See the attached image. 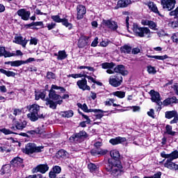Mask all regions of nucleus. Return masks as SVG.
Segmentation results:
<instances>
[{
	"mask_svg": "<svg viewBox=\"0 0 178 178\" xmlns=\"http://www.w3.org/2000/svg\"><path fill=\"white\" fill-rule=\"evenodd\" d=\"M110 155L112 159H109L106 165V170L110 172L113 176H119L123 172V165L120 161V154L118 150H111Z\"/></svg>",
	"mask_w": 178,
	"mask_h": 178,
	"instance_id": "nucleus-1",
	"label": "nucleus"
},
{
	"mask_svg": "<svg viewBox=\"0 0 178 178\" xmlns=\"http://www.w3.org/2000/svg\"><path fill=\"white\" fill-rule=\"evenodd\" d=\"M54 90H60V92H66V89L61 86L56 85H52L51 89L49 90V98L45 99V105L49 106L50 109H56L58 105H62L63 100H62V96L56 94V91Z\"/></svg>",
	"mask_w": 178,
	"mask_h": 178,
	"instance_id": "nucleus-2",
	"label": "nucleus"
},
{
	"mask_svg": "<svg viewBox=\"0 0 178 178\" xmlns=\"http://www.w3.org/2000/svg\"><path fill=\"white\" fill-rule=\"evenodd\" d=\"M41 107L38 106V104H32L31 106L28 107L30 113L27 115L29 119L31 120V122H37L39 119H44L45 116H44V114H38L40 113V109Z\"/></svg>",
	"mask_w": 178,
	"mask_h": 178,
	"instance_id": "nucleus-3",
	"label": "nucleus"
},
{
	"mask_svg": "<svg viewBox=\"0 0 178 178\" xmlns=\"http://www.w3.org/2000/svg\"><path fill=\"white\" fill-rule=\"evenodd\" d=\"M135 35L143 38L145 34H151V30L148 27H140L136 23H134L131 28Z\"/></svg>",
	"mask_w": 178,
	"mask_h": 178,
	"instance_id": "nucleus-4",
	"label": "nucleus"
},
{
	"mask_svg": "<svg viewBox=\"0 0 178 178\" xmlns=\"http://www.w3.org/2000/svg\"><path fill=\"white\" fill-rule=\"evenodd\" d=\"M101 24L104 27H106V29H108V30H111V31H118V29H119V25H118V22L113 20L112 19H104Z\"/></svg>",
	"mask_w": 178,
	"mask_h": 178,
	"instance_id": "nucleus-5",
	"label": "nucleus"
},
{
	"mask_svg": "<svg viewBox=\"0 0 178 178\" xmlns=\"http://www.w3.org/2000/svg\"><path fill=\"white\" fill-rule=\"evenodd\" d=\"M51 19L55 23H62V25L67 27L68 30H72V29H73V24L70 23L69 19L67 18H60V16L59 15H51Z\"/></svg>",
	"mask_w": 178,
	"mask_h": 178,
	"instance_id": "nucleus-6",
	"label": "nucleus"
},
{
	"mask_svg": "<svg viewBox=\"0 0 178 178\" xmlns=\"http://www.w3.org/2000/svg\"><path fill=\"white\" fill-rule=\"evenodd\" d=\"M122 83H123V77H122L120 74H117L109 79V84L113 87H119L122 85Z\"/></svg>",
	"mask_w": 178,
	"mask_h": 178,
	"instance_id": "nucleus-7",
	"label": "nucleus"
},
{
	"mask_svg": "<svg viewBox=\"0 0 178 178\" xmlns=\"http://www.w3.org/2000/svg\"><path fill=\"white\" fill-rule=\"evenodd\" d=\"M161 5L163 9H167V10H173L175 6H176V0H161Z\"/></svg>",
	"mask_w": 178,
	"mask_h": 178,
	"instance_id": "nucleus-8",
	"label": "nucleus"
},
{
	"mask_svg": "<svg viewBox=\"0 0 178 178\" xmlns=\"http://www.w3.org/2000/svg\"><path fill=\"white\" fill-rule=\"evenodd\" d=\"M76 19L77 20H81V19L84 18V15L87 13V9L86 8V6L81 4H79L76 6Z\"/></svg>",
	"mask_w": 178,
	"mask_h": 178,
	"instance_id": "nucleus-9",
	"label": "nucleus"
},
{
	"mask_svg": "<svg viewBox=\"0 0 178 178\" xmlns=\"http://www.w3.org/2000/svg\"><path fill=\"white\" fill-rule=\"evenodd\" d=\"M17 15H18L22 20L27 22V20L30 19V15H31V13L30 12V10H26V8H21L17 10Z\"/></svg>",
	"mask_w": 178,
	"mask_h": 178,
	"instance_id": "nucleus-10",
	"label": "nucleus"
},
{
	"mask_svg": "<svg viewBox=\"0 0 178 178\" xmlns=\"http://www.w3.org/2000/svg\"><path fill=\"white\" fill-rule=\"evenodd\" d=\"M149 94L151 95V99L152 102H156L159 106H161L162 105V102H161V95H159V92H155V90H152L149 92Z\"/></svg>",
	"mask_w": 178,
	"mask_h": 178,
	"instance_id": "nucleus-11",
	"label": "nucleus"
},
{
	"mask_svg": "<svg viewBox=\"0 0 178 178\" xmlns=\"http://www.w3.org/2000/svg\"><path fill=\"white\" fill-rule=\"evenodd\" d=\"M88 134L85 131H81L80 132L75 134L72 137L70 138V140H74V141H80L81 138H87Z\"/></svg>",
	"mask_w": 178,
	"mask_h": 178,
	"instance_id": "nucleus-12",
	"label": "nucleus"
},
{
	"mask_svg": "<svg viewBox=\"0 0 178 178\" xmlns=\"http://www.w3.org/2000/svg\"><path fill=\"white\" fill-rule=\"evenodd\" d=\"M172 159H167L164 163V168L170 169V170H175L178 172V165L176 163L172 162Z\"/></svg>",
	"mask_w": 178,
	"mask_h": 178,
	"instance_id": "nucleus-13",
	"label": "nucleus"
},
{
	"mask_svg": "<svg viewBox=\"0 0 178 178\" xmlns=\"http://www.w3.org/2000/svg\"><path fill=\"white\" fill-rule=\"evenodd\" d=\"M76 85L78 86L79 88H80V90H83V91H86V90L90 91L91 90V88L87 85V79H86V78L78 81L76 82Z\"/></svg>",
	"mask_w": 178,
	"mask_h": 178,
	"instance_id": "nucleus-14",
	"label": "nucleus"
},
{
	"mask_svg": "<svg viewBox=\"0 0 178 178\" xmlns=\"http://www.w3.org/2000/svg\"><path fill=\"white\" fill-rule=\"evenodd\" d=\"M114 72L115 73H118L120 76H127L129 74V72L126 70L124 65H119L114 68Z\"/></svg>",
	"mask_w": 178,
	"mask_h": 178,
	"instance_id": "nucleus-15",
	"label": "nucleus"
},
{
	"mask_svg": "<svg viewBox=\"0 0 178 178\" xmlns=\"http://www.w3.org/2000/svg\"><path fill=\"white\" fill-rule=\"evenodd\" d=\"M14 40L13 42L18 44V45H27V42H29V40L24 38L22 35H15Z\"/></svg>",
	"mask_w": 178,
	"mask_h": 178,
	"instance_id": "nucleus-16",
	"label": "nucleus"
},
{
	"mask_svg": "<svg viewBox=\"0 0 178 178\" xmlns=\"http://www.w3.org/2000/svg\"><path fill=\"white\" fill-rule=\"evenodd\" d=\"M48 169H49V167H48V165L47 164H40L38 165L35 168H33V173H35L37 172H40V173H45L46 172H48Z\"/></svg>",
	"mask_w": 178,
	"mask_h": 178,
	"instance_id": "nucleus-17",
	"label": "nucleus"
},
{
	"mask_svg": "<svg viewBox=\"0 0 178 178\" xmlns=\"http://www.w3.org/2000/svg\"><path fill=\"white\" fill-rule=\"evenodd\" d=\"M147 6L149 9L152 10V12H153L154 13H156V15H158L161 17H163V15L161 14V13H159L158 7H156V4H155L154 1H149V3H147Z\"/></svg>",
	"mask_w": 178,
	"mask_h": 178,
	"instance_id": "nucleus-18",
	"label": "nucleus"
},
{
	"mask_svg": "<svg viewBox=\"0 0 178 178\" xmlns=\"http://www.w3.org/2000/svg\"><path fill=\"white\" fill-rule=\"evenodd\" d=\"M24 154L30 155V154H34V143H28L25 148L22 149Z\"/></svg>",
	"mask_w": 178,
	"mask_h": 178,
	"instance_id": "nucleus-19",
	"label": "nucleus"
},
{
	"mask_svg": "<svg viewBox=\"0 0 178 178\" xmlns=\"http://www.w3.org/2000/svg\"><path fill=\"white\" fill-rule=\"evenodd\" d=\"M78 42L81 44V45H90V36H86L84 34L81 33Z\"/></svg>",
	"mask_w": 178,
	"mask_h": 178,
	"instance_id": "nucleus-20",
	"label": "nucleus"
},
{
	"mask_svg": "<svg viewBox=\"0 0 178 178\" xmlns=\"http://www.w3.org/2000/svg\"><path fill=\"white\" fill-rule=\"evenodd\" d=\"M22 163L23 159L20 157H15L10 161V164L15 167L21 166L22 168H24V165H23Z\"/></svg>",
	"mask_w": 178,
	"mask_h": 178,
	"instance_id": "nucleus-21",
	"label": "nucleus"
},
{
	"mask_svg": "<svg viewBox=\"0 0 178 178\" xmlns=\"http://www.w3.org/2000/svg\"><path fill=\"white\" fill-rule=\"evenodd\" d=\"M109 143L112 144V145H118V144L126 143V138L117 137L115 138H112L109 140Z\"/></svg>",
	"mask_w": 178,
	"mask_h": 178,
	"instance_id": "nucleus-22",
	"label": "nucleus"
},
{
	"mask_svg": "<svg viewBox=\"0 0 178 178\" xmlns=\"http://www.w3.org/2000/svg\"><path fill=\"white\" fill-rule=\"evenodd\" d=\"M131 5V0H119L117 3L118 8H127Z\"/></svg>",
	"mask_w": 178,
	"mask_h": 178,
	"instance_id": "nucleus-23",
	"label": "nucleus"
},
{
	"mask_svg": "<svg viewBox=\"0 0 178 178\" xmlns=\"http://www.w3.org/2000/svg\"><path fill=\"white\" fill-rule=\"evenodd\" d=\"M17 130H23V129H26V126H27V122L24 120L23 122H16L15 124Z\"/></svg>",
	"mask_w": 178,
	"mask_h": 178,
	"instance_id": "nucleus-24",
	"label": "nucleus"
},
{
	"mask_svg": "<svg viewBox=\"0 0 178 178\" xmlns=\"http://www.w3.org/2000/svg\"><path fill=\"white\" fill-rule=\"evenodd\" d=\"M107 152H108V150H105L102 149H101L100 150L92 149L90 151V154L93 156H95L96 155H105V154H107Z\"/></svg>",
	"mask_w": 178,
	"mask_h": 178,
	"instance_id": "nucleus-25",
	"label": "nucleus"
},
{
	"mask_svg": "<svg viewBox=\"0 0 178 178\" xmlns=\"http://www.w3.org/2000/svg\"><path fill=\"white\" fill-rule=\"evenodd\" d=\"M121 54H131V47L129 45H124L120 47Z\"/></svg>",
	"mask_w": 178,
	"mask_h": 178,
	"instance_id": "nucleus-26",
	"label": "nucleus"
},
{
	"mask_svg": "<svg viewBox=\"0 0 178 178\" xmlns=\"http://www.w3.org/2000/svg\"><path fill=\"white\" fill-rule=\"evenodd\" d=\"M0 72L3 74H6L7 77H15V76H16V73H15L14 72L7 71L4 69H0Z\"/></svg>",
	"mask_w": 178,
	"mask_h": 178,
	"instance_id": "nucleus-27",
	"label": "nucleus"
},
{
	"mask_svg": "<svg viewBox=\"0 0 178 178\" xmlns=\"http://www.w3.org/2000/svg\"><path fill=\"white\" fill-rule=\"evenodd\" d=\"M177 115V111H171L165 112V118L166 119H172V118H175Z\"/></svg>",
	"mask_w": 178,
	"mask_h": 178,
	"instance_id": "nucleus-28",
	"label": "nucleus"
},
{
	"mask_svg": "<svg viewBox=\"0 0 178 178\" xmlns=\"http://www.w3.org/2000/svg\"><path fill=\"white\" fill-rule=\"evenodd\" d=\"M73 115H74V113H73V111L72 110L61 112V115L63 118H72Z\"/></svg>",
	"mask_w": 178,
	"mask_h": 178,
	"instance_id": "nucleus-29",
	"label": "nucleus"
},
{
	"mask_svg": "<svg viewBox=\"0 0 178 178\" xmlns=\"http://www.w3.org/2000/svg\"><path fill=\"white\" fill-rule=\"evenodd\" d=\"M10 52L6 51L4 47H0V56H5V58H10Z\"/></svg>",
	"mask_w": 178,
	"mask_h": 178,
	"instance_id": "nucleus-30",
	"label": "nucleus"
},
{
	"mask_svg": "<svg viewBox=\"0 0 178 178\" xmlns=\"http://www.w3.org/2000/svg\"><path fill=\"white\" fill-rule=\"evenodd\" d=\"M67 57V55H66L65 50L58 51V56L57 57L58 60H63V59H66Z\"/></svg>",
	"mask_w": 178,
	"mask_h": 178,
	"instance_id": "nucleus-31",
	"label": "nucleus"
},
{
	"mask_svg": "<svg viewBox=\"0 0 178 178\" xmlns=\"http://www.w3.org/2000/svg\"><path fill=\"white\" fill-rule=\"evenodd\" d=\"M57 158H66L67 156V152L65 149H60L56 154Z\"/></svg>",
	"mask_w": 178,
	"mask_h": 178,
	"instance_id": "nucleus-32",
	"label": "nucleus"
},
{
	"mask_svg": "<svg viewBox=\"0 0 178 178\" xmlns=\"http://www.w3.org/2000/svg\"><path fill=\"white\" fill-rule=\"evenodd\" d=\"M166 134L169 136H176V131H172V126L166 125L165 127Z\"/></svg>",
	"mask_w": 178,
	"mask_h": 178,
	"instance_id": "nucleus-33",
	"label": "nucleus"
},
{
	"mask_svg": "<svg viewBox=\"0 0 178 178\" xmlns=\"http://www.w3.org/2000/svg\"><path fill=\"white\" fill-rule=\"evenodd\" d=\"M103 69H113L115 66V63H104L102 64Z\"/></svg>",
	"mask_w": 178,
	"mask_h": 178,
	"instance_id": "nucleus-34",
	"label": "nucleus"
},
{
	"mask_svg": "<svg viewBox=\"0 0 178 178\" xmlns=\"http://www.w3.org/2000/svg\"><path fill=\"white\" fill-rule=\"evenodd\" d=\"M113 95L118 97V98H124L126 96V92L122 91H116L113 92Z\"/></svg>",
	"mask_w": 178,
	"mask_h": 178,
	"instance_id": "nucleus-35",
	"label": "nucleus"
},
{
	"mask_svg": "<svg viewBox=\"0 0 178 178\" xmlns=\"http://www.w3.org/2000/svg\"><path fill=\"white\" fill-rule=\"evenodd\" d=\"M43 149H44V146H37V145H35L34 143L33 154L38 153V152H42Z\"/></svg>",
	"mask_w": 178,
	"mask_h": 178,
	"instance_id": "nucleus-36",
	"label": "nucleus"
},
{
	"mask_svg": "<svg viewBox=\"0 0 178 178\" xmlns=\"http://www.w3.org/2000/svg\"><path fill=\"white\" fill-rule=\"evenodd\" d=\"M149 29H151V30H154V31H156V30H158L156 29L157 27V25H156V23H155V22L154 21H149Z\"/></svg>",
	"mask_w": 178,
	"mask_h": 178,
	"instance_id": "nucleus-37",
	"label": "nucleus"
},
{
	"mask_svg": "<svg viewBox=\"0 0 178 178\" xmlns=\"http://www.w3.org/2000/svg\"><path fill=\"white\" fill-rule=\"evenodd\" d=\"M147 68L149 74H155L156 73V70H155V67L148 65Z\"/></svg>",
	"mask_w": 178,
	"mask_h": 178,
	"instance_id": "nucleus-38",
	"label": "nucleus"
},
{
	"mask_svg": "<svg viewBox=\"0 0 178 178\" xmlns=\"http://www.w3.org/2000/svg\"><path fill=\"white\" fill-rule=\"evenodd\" d=\"M24 60H15L13 61V67H19L22 66V65H24Z\"/></svg>",
	"mask_w": 178,
	"mask_h": 178,
	"instance_id": "nucleus-39",
	"label": "nucleus"
},
{
	"mask_svg": "<svg viewBox=\"0 0 178 178\" xmlns=\"http://www.w3.org/2000/svg\"><path fill=\"white\" fill-rule=\"evenodd\" d=\"M12 56H23V52H22L20 50H17L15 53L10 52V58Z\"/></svg>",
	"mask_w": 178,
	"mask_h": 178,
	"instance_id": "nucleus-40",
	"label": "nucleus"
},
{
	"mask_svg": "<svg viewBox=\"0 0 178 178\" xmlns=\"http://www.w3.org/2000/svg\"><path fill=\"white\" fill-rule=\"evenodd\" d=\"M88 168L90 172H95V170H97V165L92 163H89Z\"/></svg>",
	"mask_w": 178,
	"mask_h": 178,
	"instance_id": "nucleus-41",
	"label": "nucleus"
},
{
	"mask_svg": "<svg viewBox=\"0 0 178 178\" xmlns=\"http://www.w3.org/2000/svg\"><path fill=\"white\" fill-rule=\"evenodd\" d=\"M0 131L1 133H3V134L8 135V134H17V133H15L9 129H6V128L0 129Z\"/></svg>",
	"mask_w": 178,
	"mask_h": 178,
	"instance_id": "nucleus-42",
	"label": "nucleus"
},
{
	"mask_svg": "<svg viewBox=\"0 0 178 178\" xmlns=\"http://www.w3.org/2000/svg\"><path fill=\"white\" fill-rule=\"evenodd\" d=\"M83 77H85L86 79H88V80H90V81H92V83L99 84V86H102V83L95 81V79H94V78H92V76H88L87 74H84Z\"/></svg>",
	"mask_w": 178,
	"mask_h": 178,
	"instance_id": "nucleus-43",
	"label": "nucleus"
},
{
	"mask_svg": "<svg viewBox=\"0 0 178 178\" xmlns=\"http://www.w3.org/2000/svg\"><path fill=\"white\" fill-rule=\"evenodd\" d=\"M169 26L172 29H176V27H178V18H177V20L170 22Z\"/></svg>",
	"mask_w": 178,
	"mask_h": 178,
	"instance_id": "nucleus-44",
	"label": "nucleus"
},
{
	"mask_svg": "<svg viewBox=\"0 0 178 178\" xmlns=\"http://www.w3.org/2000/svg\"><path fill=\"white\" fill-rule=\"evenodd\" d=\"M177 158H178V151L175 150L171 153V159H171V161H173L175 159H177Z\"/></svg>",
	"mask_w": 178,
	"mask_h": 178,
	"instance_id": "nucleus-45",
	"label": "nucleus"
},
{
	"mask_svg": "<svg viewBox=\"0 0 178 178\" xmlns=\"http://www.w3.org/2000/svg\"><path fill=\"white\" fill-rule=\"evenodd\" d=\"M47 30H53V29H55L56 27V23L51 22L47 24Z\"/></svg>",
	"mask_w": 178,
	"mask_h": 178,
	"instance_id": "nucleus-46",
	"label": "nucleus"
},
{
	"mask_svg": "<svg viewBox=\"0 0 178 178\" xmlns=\"http://www.w3.org/2000/svg\"><path fill=\"white\" fill-rule=\"evenodd\" d=\"M68 77H72L73 79H79V77H84V74H72L68 75Z\"/></svg>",
	"mask_w": 178,
	"mask_h": 178,
	"instance_id": "nucleus-47",
	"label": "nucleus"
},
{
	"mask_svg": "<svg viewBox=\"0 0 178 178\" xmlns=\"http://www.w3.org/2000/svg\"><path fill=\"white\" fill-rule=\"evenodd\" d=\"M154 59H158L159 60H165V59H168V55L154 56Z\"/></svg>",
	"mask_w": 178,
	"mask_h": 178,
	"instance_id": "nucleus-48",
	"label": "nucleus"
},
{
	"mask_svg": "<svg viewBox=\"0 0 178 178\" xmlns=\"http://www.w3.org/2000/svg\"><path fill=\"white\" fill-rule=\"evenodd\" d=\"M171 40L173 41V42L178 44V33H174L171 37Z\"/></svg>",
	"mask_w": 178,
	"mask_h": 178,
	"instance_id": "nucleus-49",
	"label": "nucleus"
},
{
	"mask_svg": "<svg viewBox=\"0 0 178 178\" xmlns=\"http://www.w3.org/2000/svg\"><path fill=\"white\" fill-rule=\"evenodd\" d=\"M111 44H112V42L106 39L100 42L99 45H111Z\"/></svg>",
	"mask_w": 178,
	"mask_h": 178,
	"instance_id": "nucleus-50",
	"label": "nucleus"
},
{
	"mask_svg": "<svg viewBox=\"0 0 178 178\" xmlns=\"http://www.w3.org/2000/svg\"><path fill=\"white\" fill-rule=\"evenodd\" d=\"M161 176H162V172H159L156 174H154L153 176L144 177L143 178H161Z\"/></svg>",
	"mask_w": 178,
	"mask_h": 178,
	"instance_id": "nucleus-51",
	"label": "nucleus"
},
{
	"mask_svg": "<svg viewBox=\"0 0 178 178\" xmlns=\"http://www.w3.org/2000/svg\"><path fill=\"white\" fill-rule=\"evenodd\" d=\"M33 26H40L41 29H45V26H44V22H33Z\"/></svg>",
	"mask_w": 178,
	"mask_h": 178,
	"instance_id": "nucleus-52",
	"label": "nucleus"
},
{
	"mask_svg": "<svg viewBox=\"0 0 178 178\" xmlns=\"http://www.w3.org/2000/svg\"><path fill=\"white\" fill-rule=\"evenodd\" d=\"M13 115L15 116H19V115H22V109L15 108L13 111Z\"/></svg>",
	"mask_w": 178,
	"mask_h": 178,
	"instance_id": "nucleus-53",
	"label": "nucleus"
},
{
	"mask_svg": "<svg viewBox=\"0 0 178 178\" xmlns=\"http://www.w3.org/2000/svg\"><path fill=\"white\" fill-rule=\"evenodd\" d=\"M38 44V40L35 38H32L30 40V44L31 45H37Z\"/></svg>",
	"mask_w": 178,
	"mask_h": 178,
	"instance_id": "nucleus-54",
	"label": "nucleus"
},
{
	"mask_svg": "<svg viewBox=\"0 0 178 178\" xmlns=\"http://www.w3.org/2000/svg\"><path fill=\"white\" fill-rule=\"evenodd\" d=\"M170 104H178V99L176 97H169Z\"/></svg>",
	"mask_w": 178,
	"mask_h": 178,
	"instance_id": "nucleus-55",
	"label": "nucleus"
},
{
	"mask_svg": "<svg viewBox=\"0 0 178 178\" xmlns=\"http://www.w3.org/2000/svg\"><path fill=\"white\" fill-rule=\"evenodd\" d=\"M61 170H62V169L60 168V167H59L58 165L54 167V168H53V172L54 173L58 174L60 172H61Z\"/></svg>",
	"mask_w": 178,
	"mask_h": 178,
	"instance_id": "nucleus-56",
	"label": "nucleus"
},
{
	"mask_svg": "<svg viewBox=\"0 0 178 178\" xmlns=\"http://www.w3.org/2000/svg\"><path fill=\"white\" fill-rule=\"evenodd\" d=\"M170 104L171 103L169 97L165 99L162 103V105H163V106H168V105H170Z\"/></svg>",
	"mask_w": 178,
	"mask_h": 178,
	"instance_id": "nucleus-57",
	"label": "nucleus"
},
{
	"mask_svg": "<svg viewBox=\"0 0 178 178\" xmlns=\"http://www.w3.org/2000/svg\"><path fill=\"white\" fill-rule=\"evenodd\" d=\"M33 131H35V134H42L44 133V129L38 127L33 130Z\"/></svg>",
	"mask_w": 178,
	"mask_h": 178,
	"instance_id": "nucleus-58",
	"label": "nucleus"
},
{
	"mask_svg": "<svg viewBox=\"0 0 178 178\" xmlns=\"http://www.w3.org/2000/svg\"><path fill=\"white\" fill-rule=\"evenodd\" d=\"M39 97L41 98V99H45V97L47 95V92L45 91L43 92H38Z\"/></svg>",
	"mask_w": 178,
	"mask_h": 178,
	"instance_id": "nucleus-59",
	"label": "nucleus"
},
{
	"mask_svg": "<svg viewBox=\"0 0 178 178\" xmlns=\"http://www.w3.org/2000/svg\"><path fill=\"white\" fill-rule=\"evenodd\" d=\"M47 79H55V74H54L53 72H48L47 74Z\"/></svg>",
	"mask_w": 178,
	"mask_h": 178,
	"instance_id": "nucleus-60",
	"label": "nucleus"
},
{
	"mask_svg": "<svg viewBox=\"0 0 178 178\" xmlns=\"http://www.w3.org/2000/svg\"><path fill=\"white\" fill-rule=\"evenodd\" d=\"M113 102H115V99H110L109 100L106 101L105 105H106L108 106H111V105H112V104H113Z\"/></svg>",
	"mask_w": 178,
	"mask_h": 178,
	"instance_id": "nucleus-61",
	"label": "nucleus"
},
{
	"mask_svg": "<svg viewBox=\"0 0 178 178\" xmlns=\"http://www.w3.org/2000/svg\"><path fill=\"white\" fill-rule=\"evenodd\" d=\"M147 115L148 116H149L150 118H152L153 119L155 118V117L154 116V115H155V113L154 112V109H150L149 111L147 112Z\"/></svg>",
	"mask_w": 178,
	"mask_h": 178,
	"instance_id": "nucleus-62",
	"label": "nucleus"
},
{
	"mask_svg": "<svg viewBox=\"0 0 178 178\" xmlns=\"http://www.w3.org/2000/svg\"><path fill=\"white\" fill-rule=\"evenodd\" d=\"M131 52L134 55H137V54H140V49L138 48H134Z\"/></svg>",
	"mask_w": 178,
	"mask_h": 178,
	"instance_id": "nucleus-63",
	"label": "nucleus"
},
{
	"mask_svg": "<svg viewBox=\"0 0 178 178\" xmlns=\"http://www.w3.org/2000/svg\"><path fill=\"white\" fill-rule=\"evenodd\" d=\"M178 122V114L174 117V119L170 121V124H173L175 123H177Z\"/></svg>",
	"mask_w": 178,
	"mask_h": 178,
	"instance_id": "nucleus-64",
	"label": "nucleus"
}]
</instances>
